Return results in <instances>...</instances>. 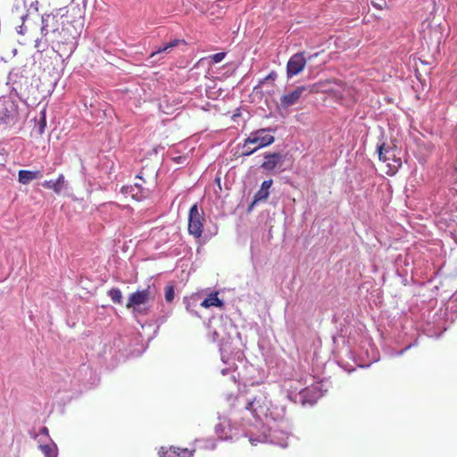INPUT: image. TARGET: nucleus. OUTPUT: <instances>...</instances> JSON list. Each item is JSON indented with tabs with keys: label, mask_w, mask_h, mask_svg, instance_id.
<instances>
[{
	"label": "nucleus",
	"mask_w": 457,
	"mask_h": 457,
	"mask_svg": "<svg viewBox=\"0 0 457 457\" xmlns=\"http://www.w3.org/2000/svg\"><path fill=\"white\" fill-rule=\"evenodd\" d=\"M84 21L79 7H71L63 15L58 13H45L41 17V39L35 40V47L40 51L42 40L50 45L53 50L60 56L71 55L76 47V41L79 37Z\"/></svg>",
	"instance_id": "nucleus-1"
},
{
	"label": "nucleus",
	"mask_w": 457,
	"mask_h": 457,
	"mask_svg": "<svg viewBox=\"0 0 457 457\" xmlns=\"http://www.w3.org/2000/svg\"><path fill=\"white\" fill-rule=\"evenodd\" d=\"M155 294V287L148 285L145 288L137 290L129 295L126 308L132 309L134 312L139 314H146L147 309L142 306L154 300Z\"/></svg>",
	"instance_id": "nucleus-2"
},
{
	"label": "nucleus",
	"mask_w": 457,
	"mask_h": 457,
	"mask_svg": "<svg viewBox=\"0 0 457 457\" xmlns=\"http://www.w3.org/2000/svg\"><path fill=\"white\" fill-rule=\"evenodd\" d=\"M274 131V129H260L255 131H253L249 137L245 140L243 148H246L249 145L257 144V146L253 148L250 151L243 152V155H251L255 151L262 147L268 146L271 145L275 138L273 136L268 134L267 132Z\"/></svg>",
	"instance_id": "nucleus-3"
},
{
	"label": "nucleus",
	"mask_w": 457,
	"mask_h": 457,
	"mask_svg": "<svg viewBox=\"0 0 457 457\" xmlns=\"http://www.w3.org/2000/svg\"><path fill=\"white\" fill-rule=\"evenodd\" d=\"M378 158L386 162L387 170L386 173L389 176L395 175L402 166V159L397 155V150L393 147H387L383 143L378 146Z\"/></svg>",
	"instance_id": "nucleus-4"
},
{
	"label": "nucleus",
	"mask_w": 457,
	"mask_h": 457,
	"mask_svg": "<svg viewBox=\"0 0 457 457\" xmlns=\"http://www.w3.org/2000/svg\"><path fill=\"white\" fill-rule=\"evenodd\" d=\"M18 106L10 97H0V125L14 124L18 120Z\"/></svg>",
	"instance_id": "nucleus-5"
},
{
	"label": "nucleus",
	"mask_w": 457,
	"mask_h": 457,
	"mask_svg": "<svg viewBox=\"0 0 457 457\" xmlns=\"http://www.w3.org/2000/svg\"><path fill=\"white\" fill-rule=\"evenodd\" d=\"M204 212L195 204L191 206L188 213V233L195 238L201 237L204 231Z\"/></svg>",
	"instance_id": "nucleus-6"
},
{
	"label": "nucleus",
	"mask_w": 457,
	"mask_h": 457,
	"mask_svg": "<svg viewBox=\"0 0 457 457\" xmlns=\"http://www.w3.org/2000/svg\"><path fill=\"white\" fill-rule=\"evenodd\" d=\"M245 409L250 411L253 418L261 419L262 416H267L270 410V402L267 396L261 394L249 401Z\"/></svg>",
	"instance_id": "nucleus-7"
},
{
	"label": "nucleus",
	"mask_w": 457,
	"mask_h": 457,
	"mask_svg": "<svg viewBox=\"0 0 457 457\" xmlns=\"http://www.w3.org/2000/svg\"><path fill=\"white\" fill-rule=\"evenodd\" d=\"M306 90V87L299 86L296 87L294 90L282 95L280 96L279 108L287 110L289 107L296 104Z\"/></svg>",
	"instance_id": "nucleus-8"
},
{
	"label": "nucleus",
	"mask_w": 457,
	"mask_h": 457,
	"mask_svg": "<svg viewBox=\"0 0 457 457\" xmlns=\"http://www.w3.org/2000/svg\"><path fill=\"white\" fill-rule=\"evenodd\" d=\"M306 60L303 53L295 54L287 62V78H292L299 74L305 67Z\"/></svg>",
	"instance_id": "nucleus-9"
},
{
	"label": "nucleus",
	"mask_w": 457,
	"mask_h": 457,
	"mask_svg": "<svg viewBox=\"0 0 457 457\" xmlns=\"http://www.w3.org/2000/svg\"><path fill=\"white\" fill-rule=\"evenodd\" d=\"M282 162L283 156L280 154H266L264 155V162L262 163V168L264 169L265 170H272Z\"/></svg>",
	"instance_id": "nucleus-10"
},
{
	"label": "nucleus",
	"mask_w": 457,
	"mask_h": 457,
	"mask_svg": "<svg viewBox=\"0 0 457 457\" xmlns=\"http://www.w3.org/2000/svg\"><path fill=\"white\" fill-rule=\"evenodd\" d=\"M43 174L40 170H21L18 172V180L22 185H27L30 181L41 179Z\"/></svg>",
	"instance_id": "nucleus-11"
},
{
	"label": "nucleus",
	"mask_w": 457,
	"mask_h": 457,
	"mask_svg": "<svg viewBox=\"0 0 457 457\" xmlns=\"http://www.w3.org/2000/svg\"><path fill=\"white\" fill-rule=\"evenodd\" d=\"M42 186L46 189H51L56 194H60L66 187L64 176L60 174L56 180H45Z\"/></svg>",
	"instance_id": "nucleus-12"
},
{
	"label": "nucleus",
	"mask_w": 457,
	"mask_h": 457,
	"mask_svg": "<svg viewBox=\"0 0 457 457\" xmlns=\"http://www.w3.org/2000/svg\"><path fill=\"white\" fill-rule=\"evenodd\" d=\"M121 190L124 194L130 195L131 197L137 201H140L145 197L144 189L140 183H135L134 186L130 187H123Z\"/></svg>",
	"instance_id": "nucleus-13"
},
{
	"label": "nucleus",
	"mask_w": 457,
	"mask_h": 457,
	"mask_svg": "<svg viewBox=\"0 0 457 457\" xmlns=\"http://www.w3.org/2000/svg\"><path fill=\"white\" fill-rule=\"evenodd\" d=\"M161 457H193V453L187 448L170 447L169 450L162 452Z\"/></svg>",
	"instance_id": "nucleus-14"
},
{
	"label": "nucleus",
	"mask_w": 457,
	"mask_h": 457,
	"mask_svg": "<svg viewBox=\"0 0 457 457\" xmlns=\"http://www.w3.org/2000/svg\"><path fill=\"white\" fill-rule=\"evenodd\" d=\"M272 185V179L265 180L262 183L261 189L257 191V193L254 195V201L253 204L259 202V201H265L270 195L269 189Z\"/></svg>",
	"instance_id": "nucleus-15"
},
{
	"label": "nucleus",
	"mask_w": 457,
	"mask_h": 457,
	"mask_svg": "<svg viewBox=\"0 0 457 457\" xmlns=\"http://www.w3.org/2000/svg\"><path fill=\"white\" fill-rule=\"evenodd\" d=\"M179 44H186V41L184 39H178L175 38L171 40L169 43L164 44L162 46L159 47L157 50L154 51L150 57H154L156 54H162V53H170L172 48L175 46H178Z\"/></svg>",
	"instance_id": "nucleus-16"
},
{
	"label": "nucleus",
	"mask_w": 457,
	"mask_h": 457,
	"mask_svg": "<svg viewBox=\"0 0 457 457\" xmlns=\"http://www.w3.org/2000/svg\"><path fill=\"white\" fill-rule=\"evenodd\" d=\"M223 301L218 297V293H212L207 298H205L202 303L201 306L204 308L210 307H223Z\"/></svg>",
	"instance_id": "nucleus-17"
},
{
	"label": "nucleus",
	"mask_w": 457,
	"mask_h": 457,
	"mask_svg": "<svg viewBox=\"0 0 457 457\" xmlns=\"http://www.w3.org/2000/svg\"><path fill=\"white\" fill-rule=\"evenodd\" d=\"M40 450L46 457H57V447L55 445H40Z\"/></svg>",
	"instance_id": "nucleus-18"
},
{
	"label": "nucleus",
	"mask_w": 457,
	"mask_h": 457,
	"mask_svg": "<svg viewBox=\"0 0 457 457\" xmlns=\"http://www.w3.org/2000/svg\"><path fill=\"white\" fill-rule=\"evenodd\" d=\"M107 295L114 303H121L122 294L119 288L113 287V288L110 289L107 292Z\"/></svg>",
	"instance_id": "nucleus-19"
},
{
	"label": "nucleus",
	"mask_w": 457,
	"mask_h": 457,
	"mask_svg": "<svg viewBox=\"0 0 457 457\" xmlns=\"http://www.w3.org/2000/svg\"><path fill=\"white\" fill-rule=\"evenodd\" d=\"M22 20V24L17 28V32L22 36L29 35V30L28 29V25L26 24V21H28V15L22 14L21 16Z\"/></svg>",
	"instance_id": "nucleus-20"
},
{
	"label": "nucleus",
	"mask_w": 457,
	"mask_h": 457,
	"mask_svg": "<svg viewBox=\"0 0 457 457\" xmlns=\"http://www.w3.org/2000/svg\"><path fill=\"white\" fill-rule=\"evenodd\" d=\"M174 299V288L172 286H168L165 287V300L168 303L172 302Z\"/></svg>",
	"instance_id": "nucleus-21"
},
{
	"label": "nucleus",
	"mask_w": 457,
	"mask_h": 457,
	"mask_svg": "<svg viewBox=\"0 0 457 457\" xmlns=\"http://www.w3.org/2000/svg\"><path fill=\"white\" fill-rule=\"evenodd\" d=\"M46 125V109H43L41 111V118H40V123H39V133L40 134H42L44 132Z\"/></svg>",
	"instance_id": "nucleus-22"
},
{
	"label": "nucleus",
	"mask_w": 457,
	"mask_h": 457,
	"mask_svg": "<svg viewBox=\"0 0 457 457\" xmlns=\"http://www.w3.org/2000/svg\"><path fill=\"white\" fill-rule=\"evenodd\" d=\"M225 56H226V53L220 52V53L212 54L211 56V59L214 63H218V62H221L225 58Z\"/></svg>",
	"instance_id": "nucleus-23"
},
{
	"label": "nucleus",
	"mask_w": 457,
	"mask_h": 457,
	"mask_svg": "<svg viewBox=\"0 0 457 457\" xmlns=\"http://www.w3.org/2000/svg\"><path fill=\"white\" fill-rule=\"evenodd\" d=\"M276 78H277V73L275 71H271L265 78H263L262 79L260 80L259 85H262L269 80L274 81L276 79Z\"/></svg>",
	"instance_id": "nucleus-24"
},
{
	"label": "nucleus",
	"mask_w": 457,
	"mask_h": 457,
	"mask_svg": "<svg viewBox=\"0 0 457 457\" xmlns=\"http://www.w3.org/2000/svg\"><path fill=\"white\" fill-rule=\"evenodd\" d=\"M221 426H222L221 424H219L216 426V432L220 438H226L228 436H227V434L223 433V430L221 429Z\"/></svg>",
	"instance_id": "nucleus-25"
},
{
	"label": "nucleus",
	"mask_w": 457,
	"mask_h": 457,
	"mask_svg": "<svg viewBox=\"0 0 457 457\" xmlns=\"http://www.w3.org/2000/svg\"><path fill=\"white\" fill-rule=\"evenodd\" d=\"M372 4H373L376 8H378V9H380V10H381V9H383V6H384V5H386V2H385V1H383V3H374V2H372Z\"/></svg>",
	"instance_id": "nucleus-26"
},
{
	"label": "nucleus",
	"mask_w": 457,
	"mask_h": 457,
	"mask_svg": "<svg viewBox=\"0 0 457 457\" xmlns=\"http://www.w3.org/2000/svg\"><path fill=\"white\" fill-rule=\"evenodd\" d=\"M40 433H41L42 435H45V436H49V430H48V428H47L46 427H43V428H41V429H40Z\"/></svg>",
	"instance_id": "nucleus-27"
},
{
	"label": "nucleus",
	"mask_w": 457,
	"mask_h": 457,
	"mask_svg": "<svg viewBox=\"0 0 457 457\" xmlns=\"http://www.w3.org/2000/svg\"><path fill=\"white\" fill-rule=\"evenodd\" d=\"M244 150H245L244 152H246V151H250L251 149H250V148H249V146L247 145V147H246V148H244Z\"/></svg>",
	"instance_id": "nucleus-28"
}]
</instances>
